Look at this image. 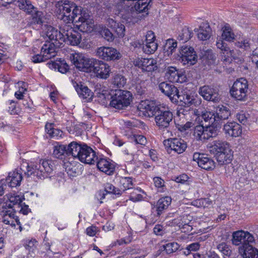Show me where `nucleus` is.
<instances>
[{
	"label": "nucleus",
	"mask_w": 258,
	"mask_h": 258,
	"mask_svg": "<svg viewBox=\"0 0 258 258\" xmlns=\"http://www.w3.org/2000/svg\"><path fill=\"white\" fill-rule=\"evenodd\" d=\"M119 180V186L121 190L125 191L133 188V183L132 178L130 177H120Z\"/></svg>",
	"instance_id": "nucleus-45"
},
{
	"label": "nucleus",
	"mask_w": 258,
	"mask_h": 258,
	"mask_svg": "<svg viewBox=\"0 0 258 258\" xmlns=\"http://www.w3.org/2000/svg\"><path fill=\"white\" fill-rule=\"evenodd\" d=\"M134 64L141 68L144 72H151L157 69L156 61L152 58L136 59L134 61Z\"/></svg>",
	"instance_id": "nucleus-22"
},
{
	"label": "nucleus",
	"mask_w": 258,
	"mask_h": 258,
	"mask_svg": "<svg viewBox=\"0 0 258 258\" xmlns=\"http://www.w3.org/2000/svg\"><path fill=\"white\" fill-rule=\"evenodd\" d=\"M247 91V81L246 79L241 78L234 83L230 90V93L231 96L235 99L244 101L246 98Z\"/></svg>",
	"instance_id": "nucleus-10"
},
{
	"label": "nucleus",
	"mask_w": 258,
	"mask_h": 258,
	"mask_svg": "<svg viewBox=\"0 0 258 258\" xmlns=\"http://www.w3.org/2000/svg\"><path fill=\"white\" fill-rule=\"evenodd\" d=\"M155 36L152 31H149L146 35V44L143 46V52L146 54H152L157 49V43L155 42Z\"/></svg>",
	"instance_id": "nucleus-24"
},
{
	"label": "nucleus",
	"mask_w": 258,
	"mask_h": 258,
	"mask_svg": "<svg viewBox=\"0 0 258 258\" xmlns=\"http://www.w3.org/2000/svg\"><path fill=\"white\" fill-rule=\"evenodd\" d=\"M199 93L205 100L209 101L218 102L221 99L218 88L214 86L204 85L201 87Z\"/></svg>",
	"instance_id": "nucleus-14"
},
{
	"label": "nucleus",
	"mask_w": 258,
	"mask_h": 258,
	"mask_svg": "<svg viewBox=\"0 0 258 258\" xmlns=\"http://www.w3.org/2000/svg\"><path fill=\"white\" fill-rule=\"evenodd\" d=\"M217 248L225 255L230 256L232 254L230 247L225 242L218 244Z\"/></svg>",
	"instance_id": "nucleus-50"
},
{
	"label": "nucleus",
	"mask_w": 258,
	"mask_h": 258,
	"mask_svg": "<svg viewBox=\"0 0 258 258\" xmlns=\"http://www.w3.org/2000/svg\"><path fill=\"white\" fill-rule=\"evenodd\" d=\"M70 58L75 67L81 71L91 72H93L97 59L94 58H87L82 54H71Z\"/></svg>",
	"instance_id": "nucleus-7"
},
{
	"label": "nucleus",
	"mask_w": 258,
	"mask_h": 258,
	"mask_svg": "<svg viewBox=\"0 0 258 258\" xmlns=\"http://www.w3.org/2000/svg\"><path fill=\"white\" fill-rule=\"evenodd\" d=\"M16 3L21 10L27 14L33 12L34 7L29 0H2V6H6L7 4Z\"/></svg>",
	"instance_id": "nucleus-29"
},
{
	"label": "nucleus",
	"mask_w": 258,
	"mask_h": 258,
	"mask_svg": "<svg viewBox=\"0 0 258 258\" xmlns=\"http://www.w3.org/2000/svg\"><path fill=\"white\" fill-rule=\"evenodd\" d=\"M202 119L204 120L207 125L217 124V119L215 113L210 111L203 112L201 114Z\"/></svg>",
	"instance_id": "nucleus-42"
},
{
	"label": "nucleus",
	"mask_w": 258,
	"mask_h": 258,
	"mask_svg": "<svg viewBox=\"0 0 258 258\" xmlns=\"http://www.w3.org/2000/svg\"><path fill=\"white\" fill-rule=\"evenodd\" d=\"M54 168V163L51 160L41 159L39 164L33 166L28 165L25 174L28 177L34 175L38 179H42L47 177L48 174L53 171Z\"/></svg>",
	"instance_id": "nucleus-6"
},
{
	"label": "nucleus",
	"mask_w": 258,
	"mask_h": 258,
	"mask_svg": "<svg viewBox=\"0 0 258 258\" xmlns=\"http://www.w3.org/2000/svg\"><path fill=\"white\" fill-rule=\"evenodd\" d=\"M96 55L106 61L114 60L121 57V54L114 48L101 46L97 48Z\"/></svg>",
	"instance_id": "nucleus-15"
},
{
	"label": "nucleus",
	"mask_w": 258,
	"mask_h": 258,
	"mask_svg": "<svg viewBox=\"0 0 258 258\" xmlns=\"http://www.w3.org/2000/svg\"><path fill=\"white\" fill-rule=\"evenodd\" d=\"M112 30L118 37L122 38L125 35V26L123 24L118 23V26H115Z\"/></svg>",
	"instance_id": "nucleus-56"
},
{
	"label": "nucleus",
	"mask_w": 258,
	"mask_h": 258,
	"mask_svg": "<svg viewBox=\"0 0 258 258\" xmlns=\"http://www.w3.org/2000/svg\"><path fill=\"white\" fill-rule=\"evenodd\" d=\"M9 203H6L5 207H8V209H15V206H18L20 208V205L22 204L23 199L21 197L17 195H9L8 196Z\"/></svg>",
	"instance_id": "nucleus-38"
},
{
	"label": "nucleus",
	"mask_w": 258,
	"mask_h": 258,
	"mask_svg": "<svg viewBox=\"0 0 258 258\" xmlns=\"http://www.w3.org/2000/svg\"><path fill=\"white\" fill-rule=\"evenodd\" d=\"M230 57H233L234 59L237 57L236 54L235 53V50H230L229 48L228 47V50L227 51L225 52V54L224 55H222V60L224 62L230 63L231 61V60L230 59Z\"/></svg>",
	"instance_id": "nucleus-53"
},
{
	"label": "nucleus",
	"mask_w": 258,
	"mask_h": 258,
	"mask_svg": "<svg viewBox=\"0 0 258 258\" xmlns=\"http://www.w3.org/2000/svg\"><path fill=\"white\" fill-rule=\"evenodd\" d=\"M74 87L80 97L86 100L87 101L92 100L93 93L86 86L82 84H76Z\"/></svg>",
	"instance_id": "nucleus-30"
},
{
	"label": "nucleus",
	"mask_w": 258,
	"mask_h": 258,
	"mask_svg": "<svg viewBox=\"0 0 258 258\" xmlns=\"http://www.w3.org/2000/svg\"><path fill=\"white\" fill-rule=\"evenodd\" d=\"M101 35L108 41H112L114 39V36L112 33L107 28L101 31Z\"/></svg>",
	"instance_id": "nucleus-55"
},
{
	"label": "nucleus",
	"mask_w": 258,
	"mask_h": 258,
	"mask_svg": "<svg viewBox=\"0 0 258 258\" xmlns=\"http://www.w3.org/2000/svg\"><path fill=\"white\" fill-rule=\"evenodd\" d=\"M112 100L110 105L115 108L121 109L130 104L132 99V94L126 90H118L110 97Z\"/></svg>",
	"instance_id": "nucleus-9"
},
{
	"label": "nucleus",
	"mask_w": 258,
	"mask_h": 258,
	"mask_svg": "<svg viewBox=\"0 0 258 258\" xmlns=\"http://www.w3.org/2000/svg\"><path fill=\"white\" fill-rule=\"evenodd\" d=\"M154 233L157 235H163L165 233V229L161 225H156L153 229Z\"/></svg>",
	"instance_id": "nucleus-61"
},
{
	"label": "nucleus",
	"mask_w": 258,
	"mask_h": 258,
	"mask_svg": "<svg viewBox=\"0 0 258 258\" xmlns=\"http://www.w3.org/2000/svg\"><path fill=\"white\" fill-rule=\"evenodd\" d=\"M94 94L97 98V101L102 105L106 104L107 100H109L111 97L108 87L100 83L95 85Z\"/></svg>",
	"instance_id": "nucleus-20"
},
{
	"label": "nucleus",
	"mask_w": 258,
	"mask_h": 258,
	"mask_svg": "<svg viewBox=\"0 0 258 258\" xmlns=\"http://www.w3.org/2000/svg\"><path fill=\"white\" fill-rule=\"evenodd\" d=\"M241 250H243L241 253L243 258H258V249L250 244L245 245L244 247Z\"/></svg>",
	"instance_id": "nucleus-35"
},
{
	"label": "nucleus",
	"mask_w": 258,
	"mask_h": 258,
	"mask_svg": "<svg viewBox=\"0 0 258 258\" xmlns=\"http://www.w3.org/2000/svg\"><path fill=\"white\" fill-rule=\"evenodd\" d=\"M254 241L253 235L247 231L238 230L234 232L232 234V244L235 245L241 244V249L244 247L245 245H248Z\"/></svg>",
	"instance_id": "nucleus-13"
},
{
	"label": "nucleus",
	"mask_w": 258,
	"mask_h": 258,
	"mask_svg": "<svg viewBox=\"0 0 258 258\" xmlns=\"http://www.w3.org/2000/svg\"><path fill=\"white\" fill-rule=\"evenodd\" d=\"M177 46V43L173 39H168L166 40L163 46V50L168 56L172 54Z\"/></svg>",
	"instance_id": "nucleus-43"
},
{
	"label": "nucleus",
	"mask_w": 258,
	"mask_h": 258,
	"mask_svg": "<svg viewBox=\"0 0 258 258\" xmlns=\"http://www.w3.org/2000/svg\"><path fill=\"white\" fill-rule=\"evenodd\" d=\"M69 150L73 157L85 164H94L98 160L96 153L86 145H82L73 142L70 144Z\"/></svg>",
	"instance_id": "nucleus-4"
},
{
	"label": "nucleus",
	"mask_w": 258,
	"mask_h": 258,
	"mask_svg": "<svg viewBox=\"0 0 258 258\" xmlns=\"http://www.w3.org/2000/svg\"><path fill=\"white\" fill-rule=\"evenodd\" d=\"M222 37L223 39L229 42L233 41L234 39V34L229 26H226L223 28Z\"/></svg>",
	"instance_id": "nucleus-49"
},
{
	"label": "nucleus",
	"mask_w": 258,
	"mask_h": 258,
	"mask_svg": "<svg viewBox=\"0 0 258 258\" xmlns=\"http://www.w3.org/2000/svg\"><path fill=\"white\" fill-rule=\"evenodd\" d=\"M64 42L67 41L72 45H78L80 43L82 37L80 33L76 31L70 25L66 24L62 29Z\"/></svg>",
	"instance_id": "nucleus-18"
},
{
	"label": "nucleus",
	"mask_w": 258,
	"mask_h": 258,
	"mask_svg": "<svg viewBox=\"0 0 258 258\" xmlns=\"http://www.w3.org/2000/svg\"><path fill=\"white\" fill-rule=\"evenodd\" d=\"M199 203L200 206L205 208L208 207L209 206L211 205L212 203V202L209 198H203L199 200Z\"/></svg>",
	"instance_id": "nucleus-63"
},
{
	"label": "nucleus",
	"mask_w": 258,
	"mask_h": 258,
	"mask_svg": "<svg viewBox=\"0 0 258 258\" xmlns=\"http://www.w3.org/2000/svg\"><path fill=\"white\" fill-rule=\"evenodd\" d=\"M178 56L183 65L192 66L196 63L198 56L194 48L190 46H182Z\"/></svg>",
	"instance_id": "nucleus-12"
},
{
	"label": "nucleus",
	"mask_w": 258,
	"mask_h": 258,
	"mask_svg": "<svg viewBox=\"0 0 258 258\" xmlns=\"http://www.w3.org/2000/svg\"><path fill=\"white\" fill-rule=\"evenodd\" d=\"M206 127L202 125H197L195 127L194 135L196 139L198 141H205L210 138H215L219 134L218 129V124L207 125Z\"/></svg>",
	"instance_id": "nucleus-8"
},
{
	"label": "nucleus",
	"mask_w": 258,
	"mask_h": 258,
	"mask_svg": "<svg viewBox=\"0 0 258 258\" xmlns=\"http://www.w3.org/2000/svg\"><path fill=\"white\" fill-rule=\"evenodd\" d=\"M139 107L154 116L156 125L160 130L167 128L172 121L173 113L165 105H156L153 102L147 100L142 101Z\"/></svg>",
	"instance_id": "nucleus-2"
},
{
	"label": "nucleus",
	"mask_w": 258,
	"mask_h": 258,
	"mask_svg": "<svg viewBox=\"0 0 258 258\" xmlns=\"http://www.w3.org/2000/svg\"><path fill=\"white\" fill-rule=\"evenodd\" d=\"M225 133L231 137H237L242 134L241 126L235 121L227 122L224 125Z\"/></svg>",
	"instance_id": "nucleus-27"
},
{
	"label": "nucleus",
	"mask_w": 258,
	"mask_h": 258,
	"mask_svg": "<svg viewBox=\"0 0 258 258\" xmlns=\"http://www.w3.org/2000/svg\"><path fill=\"white\" fill-rule=\"evenodd\" d=\"M171 202V198L170 197H165L158 200L157 204L154 208H156L157 216L159 217L167 209Z\"/></svg>",
	"instance_id": "nucleus-32"
},
{
	"label": "nucleus",
	"mask_w": 258,
	"mask_h": 258,
	"mask_svg": "<svg viewBox=\"0 0 258 258\" xmlns=\"http://www.w3.org/2000/svg\"><path fill=\"white\" fill-rule=\"evenodd\" d=\"M192 33L188 27H184L179 33L178 36V40L182 42L187 41L192 37Z\"/></svg>",
	"instance_id": "nucleus-46"
},
{
	"label": "nucleus",
	"mask_w": 258,
	"mask_h": 258,
	"mask_svg": "<svg viewBox=\"0 0 258 258\" xmlns=\"http://www.w3.org/2000/svg\"><path fill=\"white\" fill-rule=\"evenodd\" d=\"M153 181L156 187L158 188H162L164 186V181L161 177H155L153 178Z\"/></svg>",
	"instance_id": "nucleus-62"
},
{
	"label": "nucleus",
	"mask_w": 258,
	"mask_h": 258,
	"mask_svg": "<svg viewBox=\"0 0 258 258\" xmlns=\"http://www.w3.org/2000/svg\"><path fill=\"white\" fill-rule=\"evenodd\" d=\"M188 179V176L186 174H183L179 176L176 177L175 181L178 183H183L187 181Z\"/></svg>",
	"instance_id": "nucleus-64"
},
{
	"label": "nucleus",
	"mask_w": 258,
	"mask_h": 258,
	"mask_svg": "<svg viewBox=\"0 0 258 258\" xmlns=\"http://www.w3.org/2000/svg\"><path fill=\"white\" fill-rule=\"evenodd\" d=\"M201 59L204 65L211 66L215 63L216 56L211 49H207L202 52Z\"/></svg>",
	"instance_id": "nucleus-34"
},
{
	"label": "nucleus",
	"mask_w": 258,
	"mask_h": 258,
	"mask_svg": "<svg viewBox=\"0 0 258 258\" xmlns=\"http://www.w3.org/2000/svg\"><path fill=\"white\" fill-rule=\"evenodd\" d=\"M44 50L41 48V53L42 55L37 54L32 56L31 60L34 63H39L44 61L48 59L54 57L55 55L56 51L54 52H48L47 50L44 51Z\"/></svg>",
	"instance_id": "nucleus-36"
},
{
	"label": "nucleus",
	"mask_w": 258,
	"mask_h": 258,
	"mask_svg": "<svg viewBox=\"0 0 258 258\" xmlns=\"http://www.w3.org/2000/svg\"><path fill=\"white\" fill-rule=\"evenodd\" d=\"M164 144L169 153L171 151L178 154L182 153L187 148L186 143L181 138H171L164 141Z\"/></svg>",
	"instance_id": "nucleus-17"
},
{
	"label": "nucleus",
	"mask_w": 258,
	"mask_h": 258,
	"mask_svg": "<svg viewBox=\"0 0 258 258\" xmlns=\"http://www.w3.org/2000/svg\"><path fill=\"white\" fill-rule=\"evenodd\" d=\"M105 190L108 193L113 194L115 195H120V189L116 188L114 186L110 183H106L105 184Z\"/></svg>",
	"instance_id": "nucleus-54"
},
{
	"label": "nucleus",
	"mask_w": 258,
	"mask_h": 258,
	"mask_svg": "<svg viewBox=\"0 0 258 258\" xmlns=\"http://www.w3.org/2000/svg\"><path fill=\"white\" fill-rule=\"evenodd\" d=\"M231 151L230 144L226 141H215L210 147V152L215 154L217 162L220 165L227 164L231 161Z\"/></svg>",
	"instance_id": "nucleus-5"
},
{
	"label": "nucleus",
	"mask_w": 258,
	"mask_h": 258,
	"mask_svg": "<svg viewBox=\"0 0 258 258\" xmlns=\"http://www.w3.org/2000/svg\"><path fill=\"white\" fill-rule=\"evenodd\" d=\"M163 247L167 253L170 254L178 250L179 245L177 242H173L163 245Z\"/></svg>",
	"instance_id": "nucleus-51"
},
{
	"label": "nucleus",
	"mask_w": 258,
	"mask_h": 258,
	"mask_svg": "<svg viewBox=\"0 0 258 258\" xmlns=\"http://www.w3.org/2000/svg\"><path fill=\"white\" fill-rule=\"evenodd\" d=\"M165 76L167 79L172 83H182L187 80V78L183 73L173 67H169L167 68Z\"/></svg>",
	"instance_id": "nucleus-21"
},
{
	"label": "nucleus",
	"mask_w": 258,
	"mask_h": 258,
	"mask_svg": "<svg viewBox=\"0 0 258 258\" xmlns=\"http://www.w3.org/2000/svg\"><path fill=\"white\" fill-rule=\"evenodd\" d=\"M36 243V241L35 240H29L26 241L24 246L25 248L29 251L30 252H33L36 248L35 243Z\"/></svg>",
	"instance_id": "nucleus-59"
},
{
	"label": "nucleus",
	"mask_w": 258,
	"mask_h": 258,
	"mask_svg": "<svg viewBox=\"0 0 258 258\" xmlns=\"http://www.w3.org/2000/svg\"><path fill=\"white\" fill-rule=\"evenodd\" d=\"M134 140L137 144L142 146H145L147 142L146 137L142 135L134 136Z\"/></svg>",
	"instance_id": "nucleus-58"
},
{
	"label": "nucleus",
	"mask_w": 258,
	"mask_h": 258,
	"mask_svg": "<svg viewBox=\"0 0 258 258\" xmlns=\"http://www.w3.org/2000/svg\"><path fill=\"white\" fill-rule=\"evenodd\" d=\"M247 116H248V114H246L243 111H241L240 112L236 114V118L240 123H242L243 124H247L250 126L252 125V124L249 122V119Z\"/></svg>",
	"instance_id": "nucleus-52"
},
{
	"label": "nucleus",
	"mask_w": 258,
	"mask_h": 258,
	"mask_svg": "<svg viewBox=\"0 0 258 258\" xmlns=\"http://www.w3.org/2000/svg\"><path fill=\"white\" fill-rule=\"evenodd\" d=\"M158 87L159 90L167 96L172 102L175 101L176 97L178 98L176 95L179 91L173 85L163 82L159 85Z\"/></svg>",
	"instance_id": "nucleus-26"
},
{
	"label": "nucleus",
	"mask_w": 258,
	"mask_h": 258,
	"mask_svg": "<svg viewBox=\"0 0 258 258\" xmlns=\"http://www.w3.org/2000/svg\"><path fill=\"white\" fill-rule=\"evenodd\" d=\"M3 210L0 212V221L5 224L15 227L16 223L20 225V221L16 215V209L7 208L3 206Z\"/></svg>",
	"instance_id": "nucleus-16"
},
{
	"label": "nucleus",
	"mask_w": 258,
	"mask_h": 258,
	"mask_svg": "<svg viewBox=\"0 0 258 258\" xmlns=\"http://www.w3.org/2000/svg\"><path fill=\"white\" fill-rule=\"evenodd\" d=\"M235 45L243 50H249L251 48V40L248 39H239L235 43Z\"/></svg>",
	"instance_id": "nucleus-47"
},
{
	"label": "nucleus",
	"mask_w": 258,
	"mask_h": 258,
	"mask_svg": "<svg viewBox=\"0 0 258 258\" xmlns=\"http://www.w3.org/2000/svg\"><path fill=\"white\" fill-rule=\"evenodd\" d=\"M29 14L31 15L32 23L41 25L42 27H43L45 18L42 12L38 11L37 8L34 7L33 12Z\"/></svg>",
	"instance_id": "nucleus-37"
},
{
	"label": "nucleus",
	"mask_w": 258,
	"mask_h": 258,
	"mask_svg": "<svg viewBox=\"0 0 258 258\" xmlns=\"http://www.w3.org/2000/svg\"><path fill=\"white\" fill-rule=\"evenodd\" d=\"M54 125L53 123H46L45 126L46 133L51 138L61 137L62 132L59 129L54 128Z\"/></svg>",
	"instance_id": "nucleus-39"
},
{
	"label": "nucleus",
	"mask_w": 258,
	"mask_h": 258,
	"mask_svg": "<svg viewBox=\"0 0 258 258\" xmlns=\"http://www.w3.org/2000/svg\"><path fill=\"white\" fill-rule=\"evenodd\" d=\"M86 233L90 236H94L99 231L98 228L95 226H91L86 229Z\"/></svg>",
	"instance_id": "nucleus-60"
},
{
	"label": "nucleus",
	"mask_w": 258,
	"mask_h": 258,
	"mask_svg": "<svg viewBox=\"0 0 258 258\" xmlns=\"http://www.w3.org/2000/svg\"><path fill=\"white\" fill-rule=\"evenodd\" d=\"M63 26L60 27V30L58 31L56 29L50 25L44 24L42 27L44 34L52 42H46L42 46V49L44 51L47 50L48 52H54L56 51V48L61 47V45L64 42L63 37V32L62 29Z\"/></svg>",
	"instance_id": "nucleus-3"
},
{
	"label": "nucleus",
	"mask_w": 258,
	"mask_h": 258,
	"mask_svg": "<svg viewBox=\"0 0 258 258\" xmlns=\"http://www.w3.org/2000/svg\"><path fill=\"white\" fill-rule=\"evenodd\" d=\"M217 122L219 125L223 121L227 119L231 115L229 109L222 105H218L216 110Z\"/></svg>",
	"instance_id": "nucleus-31"
},
{
	"label": "nucleus",
	"mask_w": 258,
	"mask_h": 258,
	"mask_svg": "<svg viewBox=\"0 0 258 258\" xmlns=\"http://www.w3.org/2000/svg\"><path fill=\"white\" fill-rule=\"evenodd\" d=\"M194 30L195 32L197 31L196 29ZM198 31V38L200 40H206L211 37V29L209 26H207L205 28L201 26Z\"/></svg>",
	"instance_id": "nucleus-44"
},
{
	"label": "nucleus",
	"mask_w": 258,
	"mask_h": 258,
	"mask_svg": "<svg viewBox=\"0 0 258 258\" xmlns=\"http://www.w3.org/2000/svg\"><path fill=\"white\" fill-rule=\"evenodd\" d=\"M50 69L57 70L59 72L64 74L69 70V67L66 62L63 61H59L58 62H52L48 63Z\"/></svg>",
	"instance_id": "nucleus-41"
},
{
	"label": "nucleus",
	"mask_w": 258,
	"mask_h": 258,
	"mask_svg": "<svg viewBox=\"0 0 258 258\" xmlns=\"http://www.w3.org/2000/svg\"><path fill=\"white\" fill-rule=\"evenodd\" d=\"M99 170L105 174L110 175H112L115 169V165L112 163V161L105 158H98L96 162Z\"/></svg>",
	"instance_id": "nucleus-28"
},
{
	"label": "nucleus",
	"mask_w": 258,
	"mask_h": 258,
	"mask_svg": "<svg viewBox=\"0 0 258 258\" xmlns=\"http://www.w3.org/2000/svg\"><path fill=\"white\" fill-rule=\"evenodd\" d=\"M176 96L178 98L176 97V100L175 101H172V102L177 103L178 101H179L180 102H182V104H184V105H186L187 106H189L192 105H194L195 106H198L201 103L200 99H199L198 97L194 96V95H191V94L183 93L180 95L178 91Z\"/></svg>",
	"instance_id": "nucleus-25"
},
{
	"label": "nucleus",
	"mask_w": 258,
	"mask_h": 258,
	"mask_svg": "<svg viewBox=\"0 0 258 258\" xmlns=\"http://www.w3.org/2000/svg\"><path fill=\"white\" fill-rule=\"evenodd\" d=\"M216 46L218 48L221 50V53L223 54L222 55L225 54V52L228 50V47L227 44L223 40H218L216 43Z\"/></svg>",
	"instance_id": "nucleus-57"
},
{
	"label": "nucleus",
	"mask_w": 258,
	"mask_h": 258,
	"mask_svg": "<svg viewBox=\"0 0 258 258\" xmlns=\"http://www.w3.org/2000/svg\"><path fill=\"white\" fill-rule=\"evenodd\" d=\"M126 6L130 7V10L133 17H141L138 14L146 12L151 0H121Z\"/></svg>",
	"instance_id": "nucleus-11"
},
{
	"label": "nucleus",
	"mask_w": 258,
	"mask_h": 258,
	"mask_svg": "<svg viewBox=\"0 0 258 258\" xmlns=\"http://www.w3.org/2000/svg\"><path fill=\"white\" fill-rule=\"evenodd\" d=\"M56 7L58 19L66 24L75 22L76 28L83 33H90L93 30L94 22L87 9L69 1L58 2Z\"/></svg>",
	"instance_id": "nucleus-1"
},
{
	"label": "nucleus",
	"mask_w": 258,
	"mask_h": 258,
	"mask_svg": "<svg viewBox=\"0 0 258 258\" xmlns=\"http://www.w3.org/2000/svg\"><path fill=\"white\" fill-rule=\"evenodd\" d=\"M193 160L197 162L199 167L207 170L213 169L215 167V162L204 154L195 153Z\"/></svg>",
	"instance_id": "nucleus-19"
},
{
	"label": "nucleus",
	"mask_w": 258,
	"mask_h": 258,
	"mask_svg": "<svg viewBox=\"0 0 258 258\" xmlns=\"http://www.w3.org/2000/svg\"><path fill=\"white\" fill-rule=\"evenodd\" d=\"M126 79L120 74L115 75L112 79V84L117 88L123 87L126 84Z\"/></svg>",
	"instance_id": "nucleus-48"
},
{
	"label": "nucleus",
	"mask_w": 258,
	"mask_h": 258,
	"mask_svg": "<svg viewBox=\"0 0 258 258\" xmlns=\"http://www.w3.org/2000/svg\"><path fill=\"white\" fill-rule=\"evenodd\" d=\"M69 147L70 144L68 146L64 145L55 146L54 147L53 154L57 158H61L64 154L68 156L72 155L71 152L69 151Z\"/></svg>",
	"instance_id": "nucleus-40"
},
{
	"label": "nucleus",
	"mask_w": 258,
	"mask_h": 258,
	"mask_svg": "<svg viewBox=\"0 0 258 258\" xmlns=\"http://www.w3.org/2000/svg\"><path fill=\"white\" fill-rule=\"evenodd\" d=\"M22 180V174L15 171L9 173L8 176L6 178V181L8 185L12 187L19 186Z\"/></svg>",
	"instance_id": "nucleus-33"
},
{
	"label": "nucleus",
	"mask_w": 258,
	"mask_h": 258,
	"mask_svg": "<svg viewBox=\"0 0 258 258\" xmlns=\"http://www.w3.org/2000/svg\"><path fill=\"white\" fill-rule=\"evenodd\" d=\"M93 72L96 74V76L101 79H106L109 77L110 72V66L106 63L97 59L95 61Z\"/></svg>",
	"instance_id": "nucleus-23"
}]
</instances>
